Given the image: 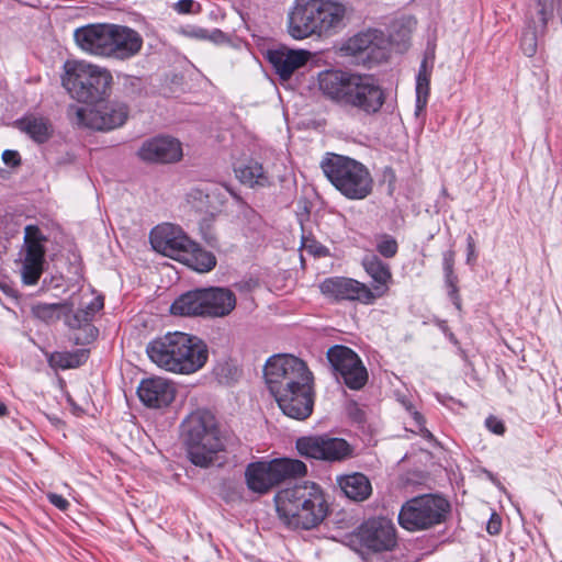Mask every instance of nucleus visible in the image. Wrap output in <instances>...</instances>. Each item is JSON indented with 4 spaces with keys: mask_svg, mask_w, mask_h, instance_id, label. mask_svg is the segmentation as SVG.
Returning <instances> with one entry per match:
<instances>
[{
    "mask_svg": "<svg viewBox=\"0 0 562 562\" xmlns=\"http://www.w3.org/2000/svg\"><path fill=\"white\" fill-rule=\"evenodd\" d=\"M323 295L335 302L356 301L364 305L374 303L372 290L364 283L345 277H331L319 284Z\"/></svg>",
    "mask_w": 562,
    "mask_h": 562,
    "instance_id": "nucleus-17",
    "label": "nucleus"
},
{
    "mask_svg": "<svg viewBox=\"0 0 562 562\" xmlns=\"http://www.w3.org/2000/svg\"><path fill=\"white\" fill-rule=\"evenodd\" d=\"M347 8L334 0H297L289 15V33L295 40L324 35L344 26Z\"/></svg>",
    "mask_w": 562,
    "mask_h": 562,
    "instance_id": "nucleus-3",
    "label": "nucleus"
},
{
    "mask_svg": "<svg viewBox=\"0 0 562 562\" xmlns=\"http://www.w3.org/2000/svg\"><path fill=\"white\" fill-rule=\"evenodd\" d=\"M206 192L210 203V214L213 215L221 211L226 203L227 195H232L237 202H241V198L228 186L221 183L206 184Z\"/></svg>",
    "mask_w": 562,
    "mask_h": 562,
    "instance_id": "nucleus-36",
    "label": "nucleus"
},
{
    "mask_svg": "<svg viewBox=\"0 0 562 562\" xmlns=\"http://www.w3.org/2000/svg\"><path fill=\"white\" fill-rule=\"evenodd\" d=\"M72 306L74 304L67 301L61 303H37L33 305L32 313L36 318L49 324L59 321L61 317L65 318L66 312H71Z\"/></svg>",
    "mask_w": 562,
    "mask_h": 562,
    "instance_id": "nucleus-35",
    "label": "nucleus"
},
{
    "mask_svg": "<svg viewBox=\"0 0 562 562\" xmlns=\"http://www.w3.org/2000/svg\"><path fill=\"white\" fill-rule=\"evenodd\" d=\"M362 266L374 282L373 289L371 290L375 302L376 299L387 293L392 281V272L389 265L383 262L375 255H367L362 260Z\"/></svg>",
    "mask_w": 562,
    "mask_h": 562,
    "instance_id": "nucleus-28",
    "label": "nucleus"
},
{
    "mask_svg": "<svg viewBox=\"0 0 562 562\" xmlns=\"http://www.w3.org/2000/svg\"><path fill=\"white\" fill-rule=\"evenodd\" d=\"M403 404H404L406 411L408 412V414L415 420V423L418 427V432L428 441L435 440L432 434L424 426L425 419H424L423 415L419 412H417L411 403L403 402Z\"/></svg>",
    "mask_w": 562,
    "mask_h": 562,
    "instance_id": "nucleus-40",
    "label": "nucleus"
},
{
    "mask_svg": "<svg viewBox=\"0 0 562 562\" xmlns=\"http://www.w3.org/2000/svg\"><path fill=\"white\" fill-rule=\"evenodd\" d=\"M92 106L70 105L68 114L81 127L109 131L122 126L128 116L126 104L110 101L94 102Z\"/></svg>",
    "mask_w": 562,
    "mask_h": 562,
    "instance_id": "nucleus-10",
    "label": "nucleus"
},
{
    "mask_svg": "<svg viewBox=\"0 0 562 562\" xmlns=\"http://www.w3.org/2000/svg\"><path fill=\"white\" fill-rule=\"evenodd\" d=\"M485 425L490 431L495 435H503L505 432L504 423L497 417L490 416L485 420Z\"/></svg>",
    "mask_w": 562,
    "mask_h": 562,
    "instance_id": "nucleus-44",
    "label": "nucleus"
},
{
    "mask_svg": "<svg viewBox=\"0 0 562 562\" xmlns=\"http://www.w3.org/2000/svg\"><path fill=\"white\" fill-rule=\"evenodd\" d=\"M150 244L156 251L180 261L192 240L181 227L165 223L151 229Z\"/></svg>",
    "mask_w": 562,
    "mask_h": 562,
    "instance_id": "nucleus-19",
    "label": "nucleus"
},
{
    "mask_svg": "<svg viewBox=\"0 0 562 562\" xmlns=\"http://www.w3.org/2000/svg\"><path fill=\"white\" fill-rule=\"evenodd\" d=\"M195 2L193 0H179L175 3L173 8L178 13L187 14L192 13Z\"/></svg>",
    "mask_w": 562,
    "mask_h": 562,
    "instance_id": "nucleus-47",
    "label": "nucleus"
},
{
    "mask_svg": "<svg viewBox=\"0 0 562 562\" xmlns=\"http://www.w3.org/2000/svg\"><path fill=\"white\" fill-rule=\"evenodd\" d=\"M111 72L85 60L64 64L61 85L70 97L82 103H94L106 94L112 83Z\"/></svg>",
    "mask_w": 562,
    "mask_h": 562,
    "instance_id": "nucleus-5",
    "label": "nucleus"
},
{
    "mask_svg": "<svg viewBox=\"0 0 562 562\" xmlns=\"http://www.w3.org/2000/svg\"><path fill=\"white\" fill-rule=\"evenodd\" d=\"M537 4L539 7L540 21L544 26L552 12V0H537Z\"/></svg>",
    "mask_w": 562,
    "mask_h": 562,
    "instance_id": "nucleus-43",
    "label": "nucleus"
},
{
    "mask_svg": "<svg viewBox=\"0 0 562 562\" xmlns=\"http://www.w3.org/2000/svg\"><path fill=\"white\" fill-rule=\"evenodd\" d=\"M143 47L142 35L124 25L111 24L108 57L116 60H127L136 56Z\"/></svg>",
    "mask_w": 562,
    "mask_h": 562,
    "instance_id": "nucleus-22",
    "label": "nucleus"
},
{
    "mask_svg": "<svg viewBox=\"0 0 562 562\" xmlns=\"http://www.w3.org/2000/svg\"><path fill=\"white\" fill-rule=\"evenodd\" d=\"M386 94L379 80L366 74H353L345 106H350L367 115L380 112Z\"/></svg>",
    "mask_w": 562,
    "mask_h": 562,
    "instance_id": "nucleus-11",
    "label": "nucleus"
},
{
    "mask_svg": "<svg viewBox=\"0 0 562 562\" xmlns=\"http://www.w3.org/2000/svg\"><path fill=\"white\" fill-rule=\"evenodd\" d=\"M327 359L333 370L341 376L351 390H360L368 381V372L358 355L346 346L336 345L328 349Z\"/></svg>",
    "mask_w": 562,
    "mask_h": 562,
    "instance_id": "nucleus-13",
    "label": "nucleus"
},
{
    "mask_svg": "<svg viewBox=\"0 0 562 562\" xmlns=\"http://www.w3.org/2000/svg\"><path fill=\"white\" fill-rule=\"evenodd\" d=\"M432 64L429 65L428 58L425 57L420 64L416 78V113L418 114L426 108L430 91V76Z\"/></svg>",
    "mask_w": 562,
    "mask_h": 562,
    "instance_id": "nucleus-34",
    "label": "nucleus"
},
{
    "mask_svg": "<svg viewBox=\"0 0 562 562\" xmlns=\"http://www.w3.org/2000/svg\"><path fill=\"white\" fill-rule=\"evenodd\" d=\"M312 54L306 49L280 47L267 53V58L281 80H289L293 74L304 67Z\"/></svg>",
    "mask_w": 562,
    "mask_h": 562,
    "instance_id": "nucleus-25",
    "label": "nucleus"
},
{
    "mask_svg": "<svg viewBox=\"0 0 562 562\" xmlns=\"http://www.w3.org/2000/svg\"><path fill=\"white\" fill-rule=\"evenodd\" d=\"M353 74L339 69L322 70L316 77V88L325 99L345 106Z\"/></svg>",
    "mask_w": 562,
    "mask_h": 562,
    "instance_id": "nucleus-23",
    "label": "nucleus"
},
{
    "mask_svg": "<svg viewBox=\"0 0 562 562\" xmlns=\"http://www.w3.org/2000/svg\"><path fill=\"white\" fill-rule=\"evenodd\" d=\"M236 178L249 188L268 187L271 184V178L263 169V166L255 159H248L237 164L234 167Z\"/></svg>",
    "mask_w": 562,
    "mask_h": 562,
    "instance_id": "nucleus-29",
    "label": "nucleus"
},
{
    "mask_svg": "<svg viewBox=\"0 0 562 562\" xmlns=\"http://www.w3.org/2000/svg\"><path fill=\"white\" fill-rule=\"evenodd\" d=\"M0 289L7 294L11 291V288L4 282H0Z\"/></svg>",
    "mask_w": 562,
    "mask_h": 562,
    "instance_id": "nucleus-54",
    "label": "nucleus"
},
{
    "mask_svg": "<svg viewBox=\"0 0 562 562\" xmlns=\"http://www.w3.org/2000/svg\"><path fill=\"white\" fill-rule=\"evenodd\" d=\"M83 357H85V355L82 352H80V353L64 352V353H57L56 356H54V358H57L58 364L63 369L76 368V367L80 366L82 363Z\"/></svg>",
    "mask_w": 562,
    "mask_h": 562,
    "instance_id": "nucleus-41",
    "label": "nucleus"
},
{
    "mask_svg": "<svg viewBox=\"0 0 562 562\" xmlns=\"http://www.w3.org/2000/svg\"><path fill=\"white\" fill-rule=\"evenodd\" d=\"M278 406L290 418L304 420L311 416L314 407V381L294 385L272 394Z\"/></svg>",
    "mask_w": 562,
    "mask_h": 562,
    "instance_id": "nucleus-16",
    "label": "nucleus"
},
{
    "mask_svg": "<svg viewBox=\"0 0 562 562\" xmlns=\"http://www.w3.org/2000/svg\"><path fill=\"white\" fill-rule=\"evenodd\" d=\"M111 24H90L75 31L74 37L81 50L97 56L108 57Z\"/></svg>",
    "mask_w": 562,
    "mask_h": 562,
    "instance_id": "nucleus-24",
    "label": "nucleus"
},
{
    "mask_svg": "<svg viewBox=\"0 0 562 562\" xmlns=\"http://www.w3.org/2000/svg\"><path fill=\"white\" fill-rule=\"evenodd\" d=\"M299 453L305 458L340 462L352 457V447L342 438L322 436H307L296 440Z\"/></svg>",
    "mask_w": 562,
    "mask_h": 562,
    "instance_id": "nucleus-12",
    "label": "nucleus"
},
{
    "mask_svg": "<svg viewBox=\"0 0 562 562\" xmlns=\"http://www.w3.org/2000/svg\"><path fill=\"white\" fill-rule=\"evenodd\" d=\"M2 160L7 166H18L20 164V155L15 150L7 149L2 153Z\"/></svg>",
    "mask_w": 562,
    "mask_h": 562,
    "instance_id": "nucleus-48",
    "label": "nucleus"
},
{
    "mask_svg": "<svg viewBox=\"0 0 562 562\" xmlns=\"http://www.w3.org/2000/svg\"><path fill=\"white\" fill-rule=\"evenodd\" d=\"M146 352L160 369L186 375L201 370L209 359L206 344L196 336L181 331L167 333L151 340Z\"/></svg>",
    "mask_w": 562,
    "mask_h": 562,
    "instance_id": "nucleus-1",
    "label": "nucleus"
},
{
    "mask_svg": "<svg viewBox=\"0 0 562 562\" xmlns=\"http://www.w3.org/2000/svg\"><path fill=\"white\" fill-rule=\"evenodd\" d=\"M206 40L220 44L226 41V35L218 29H214L212 31H207Z\"/></svg>",
    "mask_w": 562,
    "mask_h": 562,
    "instance_id": "nucleus-49",
    "label": "nucleus"
},
{
    "mask_svg": "<svg viewBox=\"0 0 562 562\" xmlns=\"http://www.w3.org/2000/svg\"><path fill=\"white\" fill-rule=\"evenodd\" d=\"M182 436L189 460L200 468L213 464L225 449V438L214 415L207 411L192 412L182 422Z\"/></svg>",
    "mask_w": 562,
    "mask_h": 562,
    "instance_id": "nucleus-4",
    "label": "nucleus"
},
{
    "mask_svg": "<svg viewBox=\"0 0 562 562\" xmlns=\"http://www.w3.org/2000/svg\"><path fill=\"white\" fill-rule=\"evenodd\" d=\"M263 376L271 395L314 381L306 363L292 355L270 357L266 362Z\"/></svg>",
    "mask_w": 562,
    "mask_h": 562,
    "instance_id": "nucleus-9",
    "label": "nucleus"
},
{
    "mask_svg": "<svg viewBox=\"0 0 562 562\" xmlns=\"http://www.w3.org/2000/svg\"><path fill=\"white\" fill-rule=\"evenodd\" d=\"M47 498L55 507H57L60 510H67L69 507V502L59 494L48 493Z\"/></svg>",
    "mask_w": 562,
    "mask_h": 562,
    "instance_id": "nucleus-46",
    "label": "nucleus"
},
{
    "mask_svg": "<svg viewBox=\"0 0 562 562\" xmlns=\"http://www.w3.org/2000/svg\"><path fill=\"white\" fill-rule=\"evenodd\" d=\"M203 238L212 247H215L218 244L217 236L212 232L204 233Z\"/></svg>",
    "mask_w": 562,
    "mask_h": 562,
    "instance_id": "nucleus-52",
    "label": "nucleus"
},
{
    "mask_svg": "<svg viewBox=\"0 0 562 562\" xmlns=\"http://www.w3.org/2000/svg\"><path fill=\"white\" fill-rule=\"evenodd\" d=\"M501 530H502V519L496 513H493L487 521L486 531L490 535L495 536V535H498L501 532Z\"/></svg>",
    "mask_w": 562,
    "mask_h": 562,
    "instance_id": "nucleus-45",
    "label": "nucleus"
},
{
    "mask_svg": "<svg viewBox=\"0 0 562 562\" xmlns=\"http://www.w3.org/2000/svg\"><path fill=\"white\" fill-rule=\"evenodd\" d=\"M475 245L474 240L471 236L468 238V262H470L472 259H475Z\"/></svg>",
    "mask_w": 562,
    "mask_h": 562,
    "instance_id": "nucleus-51",
    "label": "nucleus"
},
{
    "mask_svg": "<svg viewBox=\"0 0 562 562\" xmlns=\"http://www.w3.org/2000/svg\"><path fill=\"white\" fill-rule=\"evenodd\" d=\"M188 35L191 37H194V38L206 40L207 30L202 29V27H196V29H193L190 32H188Z\"/></svg>",
    "mask_w": 562,
    "mask_h": 562,
    "instance_id": "nucleus-50",
    "label": "nucleus"
},
{
    "mask_svg": "<svg viewBox=\"0 0 562 562\" xmlns=\"http://www.w3.org/2000/svg\"><path fill=\"white\" fill-rule=\"evenodd\" d=\"M137 394L147 407L161 408L168 406L175 398L176 389L171 381L156 376L140 382Z\"/></svg>",
    "mask_w": 562,
    "mask_h": 562,
    "instance_id": "nucleus-26",
    "label": "nucleus"
},
{
    "mask_svg": "<svg viewBox=\"0 0 562 562\" xmlns=\"http://www.w3.org/2000/svg\"><path fill=\"white\" fill-rule=\"evenodd\" d=\"M130 81H131L132 86L139 83V79H137V78L130 79Z\"/></svg>",
    "mask_w": 562,
    "mask_h": 562,
    "instance_id": "nucleus-55",
    "label": "nucleus"
},
{
    "mask_svg": "<svg viewBox=\"0 0 562 562\" xmlns=\"http://www.w3.org/2000/svg\"><path fill=\"white\" fill-rule=\"evenodd\" d=\"M204 315L224 317L236 306V296L225 288L203 289Z\"/></svg>",
    "mask_w": 562,
    "mask_h": 562,
    "instance_id": "nucleus-27",
    "label": "nucleus"
},
{
    "mask_svg": "<svg viewBox=\"0 0 562 562\" xmlns=\"http://www.w3.org/2000/svg\"><path fill=\"white\" fill-rule=\"evenodd\" d=\"M203 289L189 291L179 296L170 306L173 315H204Z\"/></svg>",
    "mask_w": 562,
    "mask_h": 562,
    "instance_id": "nucleus-32",
    "label": "nucleus"
},
{
    "mask_svg": "<svg viewBox=\"0 0 562 562\" xmlns=\"http://www.w3.org/2000/svg\"><path fill=\"white\" fill-rule=\"evenodd\" d=\"M360 543L373 552L392 550L396 544L395 527L390 519L373 518L358 529Z\"/></svg>",
    "mask_w": 562,
    "mask_h": 562,
    "instance_id": "nucleus-18",
    "label": "nucleus"
},
{
    "mask_svg": "<svg viewBox=\"0 0 562 562\" xmlns=\"http://www.w3.org/2000/svg\"><path fill=\"white\" fill-rule=\"evenodd\" d=\"M398 249L395 238L389 235H383L376 244V250L385 258H392L396 255Z\"/></svg>",
    "mask_w": 562,
    "mask_h": 562,
    "instance_id": "nucleus-39",
    "label": "nucleus"
},
{
    "mask_svg": "<svg viewBox=\"0 0 562 562\" xmlns=\"http://www.w3.org/2000/svg\"><path fill=\"white\" fill-rule=\"evenodd\" d=\"M520 46L526 56H528V57L533 56L537 52L536 33L532 31L525 32L521 36Z\"/></svg>",
    "mask_w": 562,
    "mask_h": 562,
    "instance_id": "nucleus-42",
    "label": "nucleus"
},
{
    "mask_svg": "<svg viewBox=\"0 0 562 562\" xmlns=\"http://www.w3.org/2000/svg\"><path fill=\"white\" fill-rule=\"evenodd\" d=\"M19 128L26 133L36 143L46 142L52 134L48 121L41 116L29 115L18 121Z\"/></svg>",
    "mask_w": 562,
    "mask_h": 562,
    "instance_id": "nucleus-33",
    "label": "nucleus"
},
{
    "mask_svg": "<svg viewBox=\"0 0 562 562\" xmlns=\"http://www.w3.org/2000/svg\"><path fill=\"white\" fill-rule=\"evenodd\" d=\"M279 518L293 529H312L327 516L328 505L322 488L304 482L280 490L276 496Z\"/></svg>",
    "mask_w": 562,
    "mask_h": 562,
    "instance_id": "nucleus-2",
    "label": "nucleus"
},
{
    "mask_svg": "<svg viewBox=\"0 0 562 562\" xmlns=\"http://www.w3.org/2000/svg\"><path fill=\"white\" fill-rule=\"evenodd\" d=\"M449 512L450 504L445 497L424 494L402 505L398 522L408 531L426 530L445 522Z\"/></svg>",
    "mask_w": 562,
    "mask_h": 562,
    "instance_id": "nucleus-7",
    "label": "nucleus"
},
{
    "mask_svg": "<svg viewBox=\"0 0 562 562\" xmlns=\"http://www.w3.org/2000/svg\"><path fill=\"white\" fill-rule=\"evenodd\" d=\"M103 304L102 296H93L89 302H82V307L75 313L66 312V325L79 330L74 337L76 345H87L97 338L98 329L92 325V319L103 308Z\"/></svg>",
    "mask_w": 562,
    "mask_h": 562,
    "instance_id": "nucleus-20",
    "label": "nucleus"
},
{
    "mask_svg": "<svg viewBox=\"0 0 562 562\" xmlns=\"http://www.w3.org/2000/svg\"><path fill=\"white\" fill-rule=\"evenodd\" d=\"M454 252L452 250L443 254V271L446 284L449 289V295L453 300L456 306L460 308V299L458 295V277L453 272Z\"/></svg>",
    "mask_w": 562,
    "mask_h": 562,
    "instance_id": "nucleus-37",
    "label": "nucleus"
},
{
    "mask_svg": "<svg viewBox=\"0 0 562 562\" xmlns=\"http://www.w3.org/2000/svg\"><path fill=\"white\" fill-rule=\"evenodd\" d=\"M180 261L200 273L209 272L216 266L214 254L203 249L194 241L187 248Z\"/></svg>",
    "mask_w": 562,
    "mask_h": 562,
    "instance_id": "nucleus-31",
    "label": "nucleus"
},
{
    "mask_svg": "<svg viewBox=\"0 0 562 562\" xmlns=\"http://www.w3.org/2000/svg\"><path fill=\"white\" fill-rule=\"evenodd\" d=\"M336 481L344 494L352 501L362 502L372 493L370 480L362 473L340 475Z\"/></svg>",
    "mask_w": 562,
    "mask_h": 562,
    "instance_id": "nucleus-30",
    "label": "nucleus"
},
{
    "mask_svg": "<svg viewBox=\"0 0 562 562\" xmlns=\"http://www.w3.org/2000/svg\"><path fill=\"white\" fill-rule=\"evenodd\" d=\"M8 415V407L4 403H0V417Z\"/></svg>",
    "mask_w": 562,
    "mask_h": 562,
    "instance_id": "nucleus-53",
    "label": "nucleus"
},
{
    "mask_svg": "<svg viewBox=\"0 0 562 562\" xmlns=\"http://www.w3.org/2000/svg\"><path fill=\"white\" fill-rule=\"evenodd\" d=\"M187 203L196 212L210 214V201L206 192V184L192 188L186 195Z\"/></svg>",
    "mask_w": 562,
    "mask_h": 562,
    "instance_id": "nucleus-38",
    "label": "nucleus"
},
{
    "mask_svg": "<svg viewBox=\"0 0 562 562\" xmlns=\"http://www.w3.org/2000/svg\"><path fill=\"white\" fill-rule=\"evenodd\" d=\"M181 143L170 136H156L143 142L137 150L140 160L151 164H171L182 158Z\"/></svg>",
    "mask_w": 562,
    "mask_h": 562,
    "instance_id": "nucleus-21",
    "label": "nucleus"
},
{
    "mask_svg": "<svg viewBox=\"0 0 562 562\" xmlns=\"http://www.w3.org/2000/svg\"><path fill=\"white\" fill-rule=\"evenodd\" d=\"M47 238L35 225L24 228V251L21 277L26 285H34L43 273L45 243Z\"/></svg>",
    "mask_w": 562,
    "mask_h": 562,
    "instance_id": "nucleus-15",
    "label": "nucleus"
},
{
    "mask_svg": "<svg viewBox=\"0 0 562 562\" xmlns=\"http://www.w3.org/2000/svg\"><path fill=\"white\" fill-rule=\"evenodd\" d=\"M306 473V465L294 459H276L249 463L245 471L247 486L258 494H266L281 482Z\"/></svg>",
    "mask_w": 562,
    "mask_h": 562,
    "instance_id": "nucleus-8",
    "label": "nucleus"
},
{
    "mask_svg": "<svg viewBox=\"0 0 562 562\" xmlns=\"http://www.w3.org/2000/svg\"><path fill=\"white\" fill-rule=\"evenodd\" d=\"M331 184L350 200H362L372 192L373 180L368 168L349 157L331 155L322 162Z\"/></svg>",
    "mask_w": 562,
    "mask_h": 562,
    "instance_id": "nucleus-6",
    "label": "nucleus"
},
{
    "mask_svg": "<svg viewBox=\"0 0 562 562\" xmlns=\"http://www.w3.org/2000/svg\"><path fill=\"white\" fill-rule=\"evenodd\" d=\"M390 41L379 30H367L348 38L341 46L346 56L360 57L374 63L387 58Z\"/></svg>",
    "mask_w": 562,
    "mask_h": 562,
    "instance_id": "nucleus-14",
    "label": "nucleus"
}]
</instances>
